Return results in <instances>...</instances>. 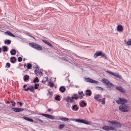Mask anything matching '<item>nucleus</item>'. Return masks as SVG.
Returning <instances> with one entry per match:
<instances>
[{
    "instance_id": "f257e3e1",
    "label": "nucleus",
    "mask_w": 131,
    "mask_h": 131,
    "mask_svg": "<svg viewBox=\"0 0 131 131\" xmlns=\"http://www.w3.org/2000/svg\"><path fill=\"white\" fill-rule=\"evenodd\" d=\"M130 107L128 104L120 105L119 107V111L123 112H127L129 111Z\"/></svg>"
},
{
    "instance_id": "f03ea898",
    "label": "nucleus",
    "mask_w": 131,
    "mask_h": 131,
    "mask_svg": "<svg viewBox=\"0 0 131 131\" xmlns=\"http://www.w3.org/2000/svg\"><path fill=\"white\" fill-rule=\"evenodd\" d=\"M101 81L105 84L106 86L108 88H111L114 87V85L106 79H103Z\"/></svg>"
},
{
    "instance_id": "7ed1b4c3",
    "label": "nucleus",
    "mask_w": 131,
    "mask_h": 131,
    "mask_svg": "<svg viewBox=\"0 0 131 131\" xmlns=\"http://www.w3.org/2000/svg\"><path fill=\"white\" fill-rule=\"evenodd\" d=\"M98 56H100L102 57H104L105 59H107V57L105 54L101 51H96L94 54L93 57L95 58Z\"/></svg>"
},
{
    "instance_id": "20e7f679",
    "label": "nucleus",
    "mask_w": 131,
    "mask_h": 131,
    "mask_svg": "<svg viewBox=\"0 0 131 131\" xmlns=\"http://www.w3.org/2000/svg\"><path fill=\"white\" fill-rule=\"evenodd\" d=\"M70 120H72L73 121L75 120L76 122L78 123H83L86 125H90L91 124L89 122L85 120L84 119H75L70 118Z\"/></svg>"
},
{
    "instance_id": "39448f33",
    "label": "nucleus",
    "mask_w": 131,
    "mask_h": 131,
    "mask_svg": "<svg viewBox=\"0 0 131 131\" xmlns=\"http://www.w3.org/2000/svg\"><path fill=\"white\" fill-rule=\"evenodd\" d=\"M30 46L33 48L38 50H41L42 48L40 45L35 43H29Z\"/></svg>"
},
{
    "instance_id": "423d86ee",
    "label": "nucleus",
    "mask_w": 131,
    "mask_h": 131,
    "mask_svg": "<svg viewBox=\"0 0 131 131\" xmlns=\"http://www.w3.org/2000/svg\"><path fill=\"white\" fill-rule=\"evenodd\" d=\"M127 102V100L124 98H119L116 101V102L117 104L122 105L125 104Z\"/></svg>"
},
{
    "instance_id": "0eeeda50",
    "label": "nucleus",
    "mask_w": 131,
    "mask_h": 131,
    "mask_svg": "<svg viewBox=\"0 0 131 131\" xmlns=\"http://www.w3.org/2000/svg\"><path fill=\"white\" fill-rule=\"evenodd\" d=\"M108 122L112 124L113 125H114L117 128H120L121 127V124L119 122L113 121H109Z\"/></svg>"
},
{
    "instance_id": "6e6552de",
    "label": "nucleus",
    "mask_w": 131,
    "mask_h": 131,
    "mask_svg": "<svg viewBox=\"0 0 131 131\" xmlns=\"http://www.w3.org/2000/svg\"><path fill=\"white\" fill-rule=\"evenodd\" d=\"M39 114L51 119H53L54 118L53 116L50 115L45 114Z\"/></svg>"
},
{
    "instance_id": "1a4fd4ad",
    "label": "nucleus",
    "mask_w": 131,
    "mask_h": 131,
    "mask_svg": "<svg viewBox=\"0 0 131 131\" xmlns=\"http://www.w3.org/2000/svg\"><path fill=\"white\" fill-rule=\"evenodd\" d=\"M55 118L57 120H60L66 122L68 121L69 120L68 118L63 116H60L59 118Z\"/></svg>"
},
{
    "instance_id": "9d476101",
    "label": "nucleus",
    "mask_w": 131,
    "mask_h": 131,
    "mask_svg": "<svg viewBox=\"0 0 131 131\" xmlns=\"http://www.w3.org/2000/svg\"><path fill=\"white\" fill-rule=\"evenodd\" d=\"M116 89L118 90L119 91L122 93H124L125 92L124 89L121 86H117L116 88Z\"/></svg>"
},
{
    "instance_id": "9b49d317",
    "label": "nucleus",
    "mask_w": 131,
    "mask_h": 131,
    "mask_svg": "<svg viewBox=\"0 0 131 131\" xmlns=\"http://www.w3.org/2000/svg\"><path fill=\"white\" fill-rule=\"evenodd\" d=\"M71 108L72 110L74 111H77L78 110L79 107L78 106H77L76 104H75L72 106Z\"/></svg>"
},
{
    "instance_id": "f8f14e48",
    "label": "nucleus",
    "mask_w": 131,
    "mask_h": 131,
    "mask_svg": "<svg viewBox=\"0 0 131 131\" xmlns=\"http://www.w3.org/2000/svg\"><path fill=\"white\" fill-rule=\"evenodd\" d=\"M117 30L118 31H121L123 29V26L121 25H118L117 27Z\"/></svg>"
},
{
    "instance_id": "ddd939ff",
    "label": "nucleus",
    "mask_w": 131,
    "mask_h": 131,
    "mask_svg": "<svg viewBox=\"0 0 131 131\" xmlns=\"http://www.w3.org/2000/svg\"><path fill=\"white\" fill-rule=\"evenodd\" d=\"M87 104L84 101H82L80 104V106L81 107H84L86 106Z\"/></svg>"
},
{
    "instance_id": "4468645a",
    "label": "nucleus",
    "mask_w": 131,
    "mask_h": 131,
    "mask_svg": "<svg viewBox=\"0 0 131 131\" xmlns=\"http://www.w3.org/2000/svg\"><path fill=\"white\" fill-rule=\"evenodd\" d=\"M23 118L24 119H25L26 120H27V121H28L30 122H34V120L33 119H32L31 118H29L28 117H26L24 116V117H23Z\"/></svg>"
},
{
    "instance_id": "2eb2a0df",
    "label": "nucleus",
    "mask_w": 131,
    "mask_h": 131,
    "mask_svg": "<svg viewBox=\"0 0 131 131\" xmlns=\"http://www.w3.org/2000/svg\"><path fill=\"white\" fill-rule=\"evenodd\" d=\"M85 79L86 82L92 83V82L93 81V80L92 79L90 78H85Z\"/></svg>"
},
{
    "instance_id": "dca6fc26",
    "label": "nucleus",
    "mask_w": 131,
    "mask_h": 131,
    "mask_svg": "<svg viewBox=\"0 0 131 131\" xmlns=\"http://www.w3.org/2000/svg\"><path fill=\"white\" fill-rule=\"evenodd\" d=\"M10 61L12 63H14L16 61V59L15 57H12L10 58Z\"/></svg>"
},
{
    "instance_id": "f3484780",
    "label": "nucleus",
    "mask_w": 131,
    "mask_h": 131,
    "mask_svg": "<svg viewBox=\"0 0 131 131\" xmlns=\"http://www.w3.org/2000/svg\"><path fill=\"white\" fill-rule=\"evenodd\" d=\"M42 41L45 44H47L48 45L51 47H53V46L47 40H42Z\"/></svg>"
},
{
    "instance_id": "a211bd4d",
    "label": "nucleus",
    "mask_w": 131,
    "mask_h": 131,
    "mask_svg": "<svg viewBox=\"0 0 131 131\" xmlns=\"http://www.w3.org/2000/svg\"><path fill=\"white\" fill-rule=\"evenodd\" d=\"M66 88L63 86H61L59 88V91L63 93L65 91Z\"/></svg>"
},
{
    "instance_id": "6ab92c4d",
    "label": "nucleus",
    "mask_w": 131,
    "mask_h": 131,
    "mask_svg": "<svg viewBox=\"0 0 131 131\" xmlns=\"http://www.w3.org/2000/svg\"><path fill=\"white\" fill-rule=\"evenodd\" d=\"M86 92L85 94L86 95L90 96L91 95V91L90 90H87L86 91Z\"/></svg>"
},
{
    "instance_id": "aec40b11",
    "label": "nucleus",
    "mask_w": 131,
    "mask_h": 131,
    "mask_svg": "<svg viewBox=\"0 0 131 131\" xmlns=\"http://www.w3.org/2000/svg\"><path fill=\"white\" fill-rule=\"evenodd\" d=\"M48 77H44L41 81L42 83H45V82L46 81H48Z\"/></svg>"
},
{
    "instance_id": "412c9836",
    "label": "nucleus",
    "mask_w": 131,
    "mask_h": 131,
    "mask_svg": "<svg viewBox=\"0 0 131 131\" xmlns=\"http://www.w3.org/2000/svg\"><path fill=\"white\" fill-rule=\"evenodd\" d=\"M6 33L8 35L12 37H15V36L9 31H7L6 32Z\"/></svg>"
},
{
    "instance_id": "4be33fe9",
    "label": "nucleus",
    "mask_w": 131,
    "mask_h": 131,
    "mask_svg": "<svg viewBox=\"0 0 131 131\" xmlns=\"http://www.w3.org/2000/svg\"><path fill=\"white\" fill-rule=\"evenodd\" d=\"M10 53L12 55H14L16 54V52L15 49H13L10 51Z\"/></svg>"
},
{
    "instance_id": "5701e85b",
    "label": "nucleus",
    "mask_w": 131,
    "mask_h": 131,
    "mask_svg": "<svg viewBox=\"0 0 131 131\" xmlns=\"http://www.w3.org/2000/svg\"><path fill=\"white\" fill-rule=\"evenodd\" d=\"M101 95H100L99 94H97L96 95L94 96V99L96 100H97L99 101V100H100L99 99L101 97L100 96Z\"/></svg>"
},
{
    "instance_id": "b1692460",
    "label": "nucleus",
    "mask_w": 131,
    "mask_h": 131,
    "mask_svg": "<svg viewBox=\"0 0 131 131\" xmlns=\"http://www.w3.org/2000/svg\"><path fill=\"white\" fill-rule=\"evenodd\" d=\"M29 76L27 75H26L24 76V80L25 81H26L28 80L29 79Z\"/></svg>"
},
{
    "instance_id": "393cba45",
    "label": "nucleus",
    "mask_w": 131,
    "mask_h": 131,
    "mask_svg": "<svg viewBox=\"0 0 131 131\" xmlns=\"http://www.w3.org/2000/svg\"><path fill=\"white\" fill-rule=\"evenodd\" d=\"M11 41L10 40L6 39L4 41V43L9 45L11 43Z\"/></svg>"
},
{
    "instance_id": "a878e982",
    "label": "nucleus",
    "mask_w": 131,
    "mask_h": 131,
    "mask_svg": "<svg viewBox=\"0 0 131 131\" xmlns=\"http://www.w3.org/2000/svg\"><path fill=\"white\" fill-rule=\"evenodd\" d=\"M32 67V65L30 63H27V64L26 67L27 69H30Z\"/></svg>"
},
{
    "instance_id": "bb28decb",
    "label": "nucleus",
    "mask_w": 131,
    "mask_h": 131,
    "mask_svg": "<svg viewBox=\"0 0 131 131\" xmlns=\"http://www.w3.org/2000/svg\"><path fill=\"white\" fill-rule=\"evenodd\" d=\"M2 51L4 52H6L8 50L7 47L6 46H4L3 47Z\"/></svg>"
},
{
    "instance_id": "cd10ccee",
    "label": "nucleus",
    "mask_w": 131,
    "mask_h": 131,
    "mask_svg": "<svg viewBox=\"0 0 131 131\" xmlns=\"http://www.w3.org/2000/svg\"><path fill=\"white\" fill-rule=\"evenodd\" d=\"M105 98H104L103 99H100L99 100V101L102 102V104H104L105 103Z\"/></svg>"
},
{
    "instance_id": "c85d7f7f",
    "label": "nucleus",
    "mask_w": 131,
    "mask_h": 131,
    "mask_svg": "<svg viewBox=\"0 0 131 131\" xmlns=\"http://www.w3.org/2000/svg\"><path fill=\"white\" fill-rule=\"evenodd\" d=\"M60 96L59 95H57L55 97V100H57L58 101H60Z\"/></svg>"
},
{
    "instance_id": "c756f323",
    "label": "nucleus",
    "mask_w": 131,
    "mask_h": 131,
    "mask_svg": "<svg viewBox=\"0 0 131 131\" xmlns=\"http://www.w3.org/2000/svg\"><path fill=\"white\" fill-rule=\"evenodd\" d=\"M36 122L37 123H39V122H40L41 123H43V121L39 118H36Z\"/></svg>"
},
{
    "instance_id": "7c9ffc66",
    "label": "nucleus",
    "mask_w": 131,
    "mask_h": 131,
    "mask_svg": "<svg viewBox=\"0 0 131 131\" xmlns=\"http://www.w3.org/2000/svg\"><path fill=\"white\" fill-rule=\"evenodd\" d=\"M103 128L105 130L108 131L109 130V126H104L103 127Z\"/></svg>"
},
{
    "instance_id": "2f4dec72",
    "label": "nucleus",
    "mask_w": 131,
    "mask_h": 131,
    "mask_svg": "<svg viewBox=\"0 0 131 131\" xmlns=\"http://www.w3.org/2000/svg\"><path fill=\"white\" fill-rule=\"evenodd\" d=\"M65 126V125L64 124H61L59 125L58 127V129L59 130H61Z\"/></svg>"
},
{
    "instance_id": "473e14b6",
    "label": "nucleus",
    "mask_w": 131,
    "mask_h": 131,
    "mask_svg": "<svg viewBox=\"0 0 131 131\" xmlns=\"http://www.w3.org/2000/svg\"><path fill=\"white\" fill-rule=\"evenodd\" d=\"M39 81V80L38 79V78L37 77H36L35 79H34L33 80V82L34 83H36V82H38Z\"/></svg>"
},
{
    "instance_id": "72a5a7b5",
    "label": "nucleus",
    "mask_w": 131,
    "mask_h": 131,
    "mask_svg": "<svg viewBox=\"0 0 131 131\" xmlns=\"http://www.w3.org/2000/svg\"><path fill=\"white\" fill-rule=\"evenodd\" d=\"M12 110L16 112H18V108L13 107L12 108Z\"/></svg>"
},
{
    "instance_id": "f704fd0d",
    "label": "nucleus",
    "mask_w": 131,
    "mask_h": 131,
    "mask_svg": "<svg viewBox=\"0 0 131 131\" xmlns=\"http://www.w3.org/2000/svg\"><path fill=\"white\" fill-rule=\"evenodd\" d=\"M96 89L98 90H100V91H103V89L101 87L97 86L96 87Z\"/></svg>"
},
{
    "instance_id": "c9c22d12",
    "label": "nucleus",
    "mask_w": 131,
    "mask_h": 131,
    "mask_svg": "<svg viewBox=\"0 0 131 131\" xmlns=\"http://www.w3.org/2000/svg\"><path fill=\"white\" fill-rule=\"evenodd\" d=\"M71 97L70 96H68L66 98V100L67 102L69 103V102L70 101L71 99Z\"/></svg>"
},
{
    "instance_id": "e433bc0d",
    "label": "nucleus",
    "mask_w": 131,
    "mask_h": 131,
    "mask_svg": "<svg viewBox=\"0 0 131 131\" xmlns=\"http://www.w3.org/2000/svg\"><path fill=\"white\" fill-rule=\"evenodd\" d=\"M34 86H31L30 87V90L31 92H34Z\"/></svg>"
},
{
    "instance_id": "4c0bfd02",
    "label": "nucleus",
    "mask_w": 131,
    "mask_h": 131,
    "mask_svg": "<svg viewBox=\"0 0 131 131\" xmlns=\"http://www.w3.org/2000/svg\"><path fill=\"white\" fill-rule=\"evenodd\" d=\"M10 63L7 62L6 63V66H5L6 67H7L8 68H9L10 67Z\"/></svg>"
},
{
    "instance_id": "58836bf2",
    "label": "nucleus",
    "mask_w": 131,
    "mask_h": 131,
    "mask_svg": "<svg viewBox=\"0 0 131 131\" xmlns=\"http://www.w3.org/2000/svg\"><path fill=\"white\" fill-rule=\"evenodd\" d=\"M39 85V84H35L34 85V88L35 89H37L38 88Z\"/></svg>"
},
{
    "instance_id": "ea45409f",
    "label": "nucleus",
    "mask_w": 131,
    "mask_h": 131,
    "mask_svg": "<svg viewBox=\"0 0 131 131\" xmlns=\"http://www.w3.org/2000/svg\"><path fill=\"white\" fill-rule=\"evenodd\" d=\"M24 109L23 108H18V112H20L23 111Z\"/></svg>"
},
{
    "instance_id": "a19ab883",
    "label": "nucleus",
    "mask_w": 131,
    "mask_h": 131,
    "mask_svg": "<svg viewBox=\"0 0 131 131\" xmlns=\"http://www.w3.org/2000/svg\"><path fill=\"white\" fill-rule=\"evenodd\" d=\"M22 58L20 57H18V61L19 62H20L22 61Z\"/></svg>"
},
{
    "instance_id": "79ce46f5",
    "label": "nucleus",
    "mask_w": 131,
    "mask_h": 131,
    "mask_svg": "<svg viewBox=\"0 0 131 131\" xmlns=\"http://www.w3.org/2000/svg\"><path fill=\"white\" fill-rule=\"evenodd\" d=\"M61 59L62 60H64L66 61H68V60L67 59H66L65 57H63L61 58Z\"/></svg>"
},
{
    "instance_id": "37998d69",
    "label": "nucleus",
    "mask_w": 131,
    "mask_h": 131,
    "mask_svg": "<svg viewBox=\"0 0 131 131\" xmlns=\"http://www.w3.org/2000/svg\"><path fill=\"white\" fill-rule=\"evenodd\" d=\"M71 105H70L69 103H67L66 104V106L68 108H69L70 107Z\"/></svg>"
},
{
    "instance_id": "c03bdc74",
    "label": "nucleus",
    "mask_w": 131,
    "mask_h": 131,
    "mask_svg": "<svg viewBox=\"0 0 131 131\" xmlns=\"http://www.w3.org/2000/svg\"><path fill=\"white\" fill-rule=\"evenodd\" d=\"M92 83H95V84H98L99 83V82L98 81L95 80H93V81L92 82Z\"/></svg>"
},
{
    "instance_id": "a18cd8bd",
    "label": "nucleus",
    "mask_w": 131,
    "mask_h": 131,
    "mask_svg": "<svg viewBox=\"0 0 131 131\" xmlns=\"http://www.w3.org/2000/svg\"><path fill=\"white\" fill-rule=\"evenodd\" d=\"M34 72L37 75V74L39 73V72L37 71V70L36 69H35V70Z\"/></svg>"
},
{
    "instance_id": "49530a36",
    "label": "nucleus",
    "mask_w": 131,
    "mask_h": 131,
    "mask_svg": "<svg viewBox=\"0 0 131 131\" xmlns=\"http://www.w3.org/2000/svg\"><path fill=\"white\" fill-rule=\"evenodd\" d=\"M109 130H114L115 129V128L112 126H109Z\"/></svg>"
},
{
    "instance_id": "de8ad7c7",
    "label": "nucleus",
    "mask_w": 131,
    "mask_h": 131,
    "mask_svg": "<svg viewBox=\"0 0 131 131\" xmlns=\"http://www.w3.org/2000/svg\"><path fill=\"white\" fill-rule=\"evenodd\" d=\"M53 94V93L51 92H48V93L47 94V95H52Z\"/></svg>"
},
{
    "instance_id": "09e8293b",
    "label": "nucleus",
    "mask_w": 131,
    "mask_h": 131,
    "mask_svg": "<svg viewBox=\"0 0 131 131\" xmlns=\"http://www.w3.org/2000/svg\"><path fill=\"white\" fill-rule=\"evenodd\" d=\"M84 95H84V94H83L82 95H80L79 96V98L80 99H82V98H83V96H84Z\"/></svg>"
},
{
    "instance_id": "8fccbe9b",
    "label": "nucleus",
    "mask_w": 131,
    "mask_h": 131,
    "mask_svg": "<svg viewBox=\"0 0 131 131\" xmlns=\"http://www.w3.org/2000/svg\"><path fill=\"white\" fill-rule=\"evenodd\" d=\"M106 72L108 73H110V74H111L112 75V74H113V73L109 70H108V71H106Z\"/></svg>"
},
{
    "instance_id": "3c124183",
    "label": "nucleus",
    "mask_w": 131,
    "mask_h": 131,
    "mask_svg": "<svg viewBox=\"0 0 131 131\" xmlns=\"http://www.w3.org/2000/svg\"><path fill=\"white\" fill-rule=\"evenodd\" d=\"M50 86L51 87H53L54 86V84L53 83H50Z\"/></svg>"
},
{
    "instance_id": "603ef678",
    "label": "nucleus",
    "mask_w": 131,
    "mask_h": 131,
    "mask_svg": "<svg viewBox=\"0 0 131 131\" xmlns=\"http://www.w3.org/2000/svg\"><path fill=\"white\" fill-rule=\"evenodd\" d=\"M116 77L119 78V79H121L122 78L121 76L120 75H119V74H117L116 75Z\"/></svg>"
},
{
    "instance_id": "864d4df0",
    "label": "nucleus",
    "mask_w": 131,
    "mask_h": 131,
    "mask_svg": "<svg viewBox=\"0 0 131 131\" xmlns=\"http://www.w3.org/2000/svg\"><path fill=\"white\" fill-rule=\"evenodd\" d=\"M127 44L128 45H131V40L130 41H128L127 42Z\"/></svg>"
},
{
    "instance_id": "5fc2aeb1",
    "label": "nucleus",
    "mask_w": 131,
    "mask_h": 131,
    "mask_svg": "<svg viewBox=\"0 0 131 131\" xmlns=\"http://www.w3.org/2000/svg\"><path fill=\"white\" fill-rule=\"evenodd\" d=\"M17 104H19V105H20V106L21 107V106H22V103L20 102H17Z\"/></svg>"
},
{
    "instance_id": "6e6d98bb",
    "label": "nucleus",
    "mask_w": 131,
    "mask_h": 131,
    "mask_svg": "<svg viewBox=\"0 0 131 131\" xmlns=\"http://www.w3.org/2000/svg\"><path fill=\"white\" fill-rule=\"evenodd\" d=\"M83 94V92L82 91H81L80 92H78V94L80 95H82Z\"/></svg>"
},
{
    "instance_id": "4d7b16f0",
    "label": "nucleus",
    "mask_w": 131,
    "mask_h": 131,
    "mask_svg": "<svg viewBox=\"0 0 131 131\" xmlns=\"http://www.w3.org/2000/svg\"><path fill=\"white\" fill-rule=\"evenodd\" d=\"M12 106L13 107H15V103L14 102L12 104Z\"/></svg>"
},
{
    "instance_id": "13d9d810",
    "label": "nucleus",
    "mask_w": 131,
    "mask_h": 131,
    "mask_svg": "<svg viewBox=\"0 0 131 131\" xmlns=\"http://www.w3.org/2000/svg\"><path fill=\"white\" fill-rule=\"evenodd\" d=\"M30 88H28L27 89H25V91H28L29 90H30Z\"/></svg>"
},
{
    "instance_id": "bf43d9fd",
    "label": "nucleus",
    "mask_w": 131,
    "mask_h": 131,
    "mask_svg": "<svg viewBox=\"0 0 131 131\" xmlns=\"http://www.w3.org/2000/svg\"><path fill=\"white\" fill-rule=\"evenodd\" d=\"M34 67L35 68H37L38 69V68H39L38 66L37 65H36L35 66H34Z\"/></svg>"
},
{
    "instance_id": "052dcab7",
    "label": "nucleus",
    "mask_w": 131,
    "mask_h": 131,
    "mask_svg": "<svg viewBox=\"0 0 131 131\" xmlns=\"http://www.w3.org/2000/svg\"><path fill=\"white\" fill-rule=\"evenodd\" d=\"M117 75V74L116 73H113L112 75L114 76V77H116V76Z\"/></svg>"
},
{
    "instance_id": "680f3d73",
    "label": "nucleus",
    "mask_w": 131,
    "mask_h": 131,
    "mask_svg": "<svg viewBox=\"0 0 131 131\" xmlns=\"http://www.w3.org/2000/svg\"><path fill=\"white\" fill-rule=\"evenodd\" d=\"M78 96L74 97L75 99L76 100H77L78 99Z\"/></svg>"
},
{
    "instance_id": "e2e57ef3",
    "label": "nucleus",
    "mask_w": 131,
    "mask_h": 131,
    "mask_svg": "<svg viewBox=\"0 0 131 131\" xmlns=\"http://www.w3.org/2000/svg\"><path fill=\"white\" fill-rule=\"evenodd\" d=\"M39 75H40V76H41V75H42V72H40L39 73Z\"/></svg>"
},
{
    "instance_id": "0e129e2a",
    "label": "nucleus",
    "mask_w": 131,
    "mask_h": 131,
    "mask_svg": "<svg viewBox=\"0 0 131 131\" xmlns=\"http://www.w3.org/2000/svg\"><path fill=\"white\" fill-rule=\"evenodd\" d=\"M70 101L71 102V103H72L74 101L72 99H70Z\"/></svg>"
},
{
    "instance_id": "69168bd1",
    "label": "nucleus",
    "mask_w": 131,
    "mask_h": 131,
    "mask_svg": "<svg viewBox=\"0 0 131 131\" xmlns=\"http://www.w3.org/2000/svg\"><path fill=\"white\" fill-rule=\"evenodd\" d=\"M73 95L74 96H75V97L78 96V95L77 94H73Z\"/></svg>"
},
{
    "instance_id": "338daca9",
    "label": "nucleus",
    "mask_w": 131,
    "mask_h": 131,
    "mask_svg": "<svg viewBox=\"0 0 131 131\" xmlns=\"http://www.w3.org/2000/svg\"><path fill=\"white\" fill-rule=\"evenodd\" d=\"M26 86H27L26 84H25V85H24L23 86V88H25L26 87Z\"/></svg>"
},
{
    "instance_id": "774afa93",
    "label": "nucleus",
    "mask_w": 131,
    "mask_h": 131,
    "mask_svg": "<svg viewBox=\"0 0 131 131\" xmlns=\"http://www.w3.org/2000/svg\"><path fill=\"white\" fill-rule=\"evenodd\" d=\"M51 111V110L50 109H49L47 110L48 112H50Z\"/></svg>"
}]
</instances>
